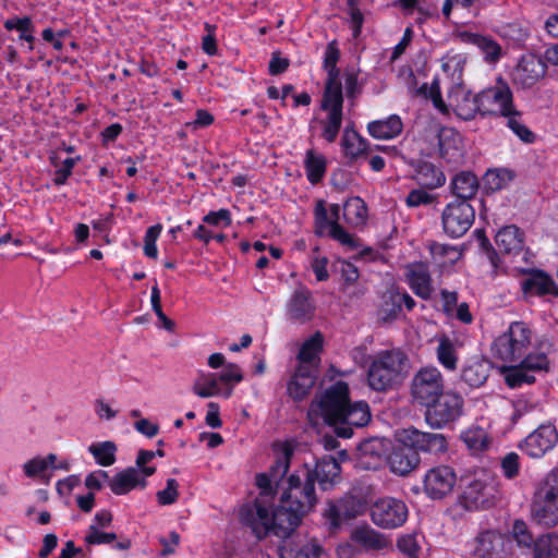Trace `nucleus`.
<instances>
[{
    "mask_svg": "<svg viewBox=\"0 0 558 558\" xmlns=\"http://www.w3.org/2000/svg\"><path fill=\"white\" fill-rule=\"evenodd\" d=\"M243 514L257 538H264L269 533L286 538L299 526L305 515L302 510L282 499L271 513L257 500L253 508L243 510Z\"/></svg>",
    "mask_w": 558,
    "mask_h": 558,
    "instance_id": "obj_1",
    "label": "nucleus"
},
{
    "mask_svg": "<svg viewBox=\"0 0 558 558\" xmlns=\"http://www.w3.org/2000/svg\"><path fill=\"white\" fill-rule=\"evenodd\" d=\"M409 372L407 355L399 350L379 352L369 365L367 381L376 391H385L403 381Z\"/></svg>",
    "mask_w": 558,
    "mask_h": 558,
    "instance_id": "obj_2",
    "label": "nucleus"
},
{
    "mask_svg": "<svg viewBox=\"0 0 558 558\" xmlns=\"http://www.w3.org/2000/svg\"><path fill=\"white\" fill-rule=\"evenodd\" d=\"M349 401L348 385L343 381H337L315 397L308 408V418L314 424H317L322 418L326 424L336 426Z\"/></svg>",
    "mask_w": 558,
    "mask_h": 558,
    "instance_id": "obj_3",
    "label": "nucleus"
},
{
    "mask_svg": "<svg viewBox=\"0 0 558 558\" xmlns=\"http://www.w3.org/2000/svg\"><path fill=\"white\" fill-rule=\"evenodd\" d=\"M531 513L541 525L550 527L558 524V468L553 469L536 489Z\"/></svg>",
    "mask_w": 558,
    "mask_h": 558,
    "instance_id": "obj_4",
    "label": "nucleus"
},
{
    "mask_svg": "<svg viewBox=\"0 0 558 558\" xmlns=\"http://www.w3.org/2000/svg\"><path fill=\"white\" fill-rule=\"evenodd\" d=\"M532 339L531 329L522 322H513L509 328L498 336L493 344L492 352L495 357L514 363L527 352Z\"/></svg>",
    "mask_w": 558,
    "mask_h": 558,
    "instance_id": "obj_5",
    "label": "nucleus"
},
{
    "mask_svg": "<svg viewBox=\"0 0 558 558\" xmlns=\"http://www.w3.org/2000/svg\"><path fill=\"white\" fill-rule=\"evenodd\" d=\"M341 215L340 205L330 204L327 207L324 201H317L314 209L315 233L319 236L328 235L348 248H356L357 240L339 223Z\"/></svg>",
    "mask_w": 558,
    "mask_h": 558,
    "instance_id": "obj_6",
    "label": "nucleus"
},
{
    "mask_svg": "<svg viewBox=\"0 0 558 558\" xmlns=\"http://www.w3.org/2000/svg\"><path fill=\"white\" fill-rule=\"evenodd\" d=\"M425 421L434 428H441L456 421L462 412L463 400L454 392L444 391L435 401L425 405Z\"/></svg>",
    "mask_w": 558,
    "mask_h": 558,
    "instance_id": "obj_7",
    "label": "nucleus"
},
{
    "mask_svg": "<svg viewBox=\"0 0 558 558\" xmlns=\"http://www.w3.org/2000/svg\"><path fill=\"white\" fill-rule=\"evenodd\" d=\"M445 391V380L440 371L435 366L420 368L412 378L411 393L413 399L422 404H430L435 398Z\"/></svg>",
    "mask_w": 558,
    "mask_h": 558,
    "instance_id": "obj_8",
    "label": "nucleus"
},
{
    "mask_svg": "<svg viewBox=\"0 0 558 558\" xmlns=\"http://www.w3.org/2000/svg\"><path fill=\"white\" fill-rule=\"evenodd\" d=\"M475 219V209L466 201H452L441 213V225L446 234L460 238L472 227Z\"/></svg>",
    "mask_w": 558,
    "mask_h": 558,
    "instance_id": "obj_9",
    "label": "nucleus"
},
{
    "mask_svg": "<svg viewBox=\"0 0 558 558\" xmlns=\"http://www.w3.org/2000/svg\"><path fill=\"white\" fill-rule=\"evenodd\" d=\"M497 486L493 478L478 477L472 480L463 489L460 497L461 506L469 510H482L490 508L497 500Z\"/></svg>",
    "mask_w": 558,
    "mask_h": 558,
    "instance_id": "obj_10",
    "label": "nucleus"
},
{
    "mask_svg": "<svg viewBox=\"0 0 558 558\" xmlns=\"http://www.w3.org/2000/svg\"><path fill=\"white\" fill-rule=\"evenodd\" d=\"M371 519L375 525L391 530L404 524L408 519V507L401 499L384 497L371 506Z\"/></svg>",
    "mask_w": 558,
    "mask_h": 558,
    "instance_id": "obj_11",
    "label": "nucleus"
},
{
    "mask_svg": "<svg viewBox=\"0 0 558 558\" xmlns=\"http://www.w3.org/2000/svg\"><path fill=\"white\" fill-rule=\"evenodd\" d=\"M482 114L509 116L514 109L512 90L509 85L498 80L494 86H490L478 94Z\"/></svg>",
    "mask_w": 558,
    "mask_h": 558,
    "instance_id": "obj_12",
    "label": "nucleus"
},
{
    "mask_svg": "<svg viewBox=\"0 0 558 558\" xmlns=\"http://www.w3.org/2000/svg\"><path fill=\"white\" fill-rule=\"evenodd\" d=\"M399 441L410 445L417 453L418 451L440 456L448 450V440L444 434L422 432L415 427H408L400 432Z\"/></svg>",
    "mask_w": 558,
    "mask_h": 558,
    "instance_id": "obj_13",
    "label": "nucleus"
},
{
    "mask_svg": "<svg viewBox=\"0 0 558 558\" xmlns=\"http://www.w3.org/2000/svg\"><path fill=\"white\" fill-rule=\"evenodd\" d=\"M365 509L366 502L363 497L348 494L337 501L328 502L324 518L329 529L336 530L343 521L361 515Z\"/></svg>",
    "mask_w": 558,
    "mask_h": 558,
    "instance_id": "obj_14",
    "label": "nucleus"
},
{
    "mask_svg": "<svg viewBox=\"0 0 558 558\" xmlns=\"http://www.w3.org/2000/svg\"><path fill=\"white\" fill-rule=\"evenodd\" d=\"M281 499L306 514L317 504L315 484L306 475L302 481L299 475L291 474L288 478L287 493L282 495Z\"/></svg>",
    "mask_w": 558,
    "mask_h": 558,
    "instance_id": "obj_15",
    "label": "nucleus"
},
{
    "mask_svg": "<svg viewBox=\"0 0 558 558\" xmlns=\"http://www.w3.org/2000/svg\"><path fill=\"white\" fill-rule=\"evenodd\" d=\"M457 483L456 471L449 465H437L429 469L423 478V488L430 499H442L448 496Z\"/></svg>",
    "mask_w": 558,
    "mask_h": 558,
    "instance_id": "obj_16",
    "label": "nucleus"
},
{
    "mask_svg": "<svg viewBox=\"0 0 558 558\" xmlns=\"http://www.w3.org/2000/svg\"><path fill=\"white\" fill-rule=\"evenodd\" d=\"M292 453L293 449L290 445H282L269 472L260 473L256 476V485L260 489L262 495L270 496L274 494L275 487L279 486L289 470Z\"/></svg>",
    "mask_w": 558,
    "mask_h": 558,
    "instance_id": "obj_17",
    "label": "nucleus"
},
{
    "mask_svg": "<svg viewBox=\"0 0 558 558\" xmlns=\"http://www.w3.org/2000/svg\"><path fill=\"white\" fill-rule=\"evenodd\" d=\"M369 420V407L365 401H349L338 425L335 426V433L338 437L350 438L353 434L352 427L365 426Z\"/></svg>",
    "mask_w": 558,
    "mask_h": 558,
    "instance_id": "obj_18",
    "label": "nucleus"
},
{
    "mask_svg": "<svg viewBox=\"0 0 558 558\" xmlns=\"http://www.w3.org/2000/svg\"><path fill=\"white\" fill-rule=\"evenodd\" d=\"M558 441V434L555 426L550 424L541 425L532 432L521 445V449L531 458H542L551 450Z\"/></svg>",
    "mask_w": 558,
    "mask_h": 558,
    "instance_id": "obj_19",
    "label": "nucleus"
},
{
    "mask_svg": "<svg viewBox=\"0 0 558 558\" xmlns=\"http://www.w3.org/2000/svg\"><path fill=\"white\" fill-rule=\"evenodd\" d=\"M546 73V64L542 58L529 53L524 54L512 71L514 84L529 88L536 84Z\"/></svg>",
    "mask_w": 558,
    "mask_h": 558,
    "instance_id": "obj_20",
    "label": "nucleus"
},
{
    "mask_svg": "<svg viewBox=\"0 0 558 558\" xmlns=\"http://www.w3.org/2000/svg\"><path fill=\"white\" fill-rule=\"evenodd\" d=\"M439 155L448 163L460 165L465 155L462 135L452 128H442L438 133Z\"/></svg>",
    "mask_w": 558,
    "mask_h": 558,
    "instance_id": "obj_21",
    "label": "nucleus"
},
{
    "mask_svg": "<svg viewBox=\"0 0 558 558\" xmlns=\"http://www.w3.org/2000/svg\"><path fill=\"white\" fill-rule=\"evenodd\" d=\"M504 544V536L498 531H482L471 544L472 554L476 558H502Z\"/></svg>",
    "mask_w": 558,
    "mask_h": 558,
    "instance_id": "obj_22",
    "label": "nucleus"
},
{
    "mask_svg": "<svg viewBox=\"0 0 558 558\" xmlns=\"http://www.w3.org/2000/svg\"><path fill=\"white\" fill-rule=\"evenodd\" d=\"M320 108L327 112L326 118L320 121L323 126L322 136L328 143H333L342 125L343 100H339V98L322 99Z\"/></svg>",
    "mask_w": 558,
    "mask_h": 558,
    "instance_id": "obj_23",
    "label": "nucleus"
},
{
    "mask_svg": "<svg viewBox=\"0 0 558 558\" xmlns=\"http://www.w3.org/2000/svg\"><path fill=\"white\" fill-rule=\"evenodd\" d=\"M305 475L327 490L340 481V464L335 458L326 456L316 462L313 470H306Z\"/></svg>",
    "mask_w": 558,
    "mask_h": 558,
    "instance_id": "obj_24",
    "label": "nucleus"
},
{
    "mask_svg": "<svg viewBox=\"0 0 558 558\" xmlns=\"http://www.w3.org/2000/svg\"><path fill=\"white\" fill-rule=\"evenodd\" d=\"M420 456L410 445L396 446L388 457L390 471L397 475L404 476L415 470L420 464Z\"/></svg>",
    "mask_w": 558,
    "mask_h": 558,
    "instance_id": "obj_25",
    "label": "nucleus"
},
{
    "mask_svg": "<svg viewBox=\"0 0 558 558\" xmlns=\"http://www.w3.org/2000/svg\"><path fill=\"white\" fill-rule=\"evenodd\" d=\"M315 306L311 291L304 287L298 288L287 304V314L291 320L305 323L314 315Z\"/></svg>",
    "mask_w": 558,
    "mask_h": 558,
    "instance_id": "obj_26",
    "label": "nucleus"
},
{
    "mask_svg": "<svg viewBox=\"0 0 558 558\" xmlns=\"http://www.w3.org/2000/svg\"><path fill=\"white\" fill-rule=\"evenodd\" d=\"M405 277L414 293L422 299H428L432 294V279L428 266L425 263L416 262L405 266Z\"/></svg>",
    "mask_w": 558,
    "mask_h": 558,
    "instance_id": "obj_27",
    "label": "nucleus"
},
{
    "mask_svg": "<svg viewBox=\"0 0 558 558\" xmlns=\"http://www.w3.org/2000/svg\"><path fill=\"white\" fill-rule=\"evenodd\" d=\"M317 374L296 366L287 385L288 395L295 401L305 399L316 383Z\"/></svg>",
    "mask_w": 558,
    "mask_h": 558,
    "instance_id": "obj_28",
    "label": "nucleus"
},
{
    "mask_svg": "<svg viewBox=\"0 0 558 558\" xmlns=\"http://www.w3.org/2000/svg\"><path fill=\"white\" fill-rule=\"evenodd\" d=\"M323 341L324 339L320 332H316L304 341L296 356L298 366L318 373L320 364L319 353L323 350Z\"/></svg>",
    "mask_w": 558,
    "mask_h": 558,
    "instance_id": "obj_29",
    "label": "nucleus"
},
{
    "mask_svg": "<svg viewBox=\"0 0 558 558\" xmlns=\"http://www.w3.org/2000/svg\"><path fill=\"white\" fill-rule=\"evenodd\" d=\"M521 287L525 294L538 296L551 294L558 296V284L549 275L542 270H534L530 277L522 280Z\"/></svg>",
    "mask_w": 558,
    "mask_h": 558,
    "instance_id": "obj_30",
    "label": "nucleus"
},
{
    "mask_svg": "<svg viewBox=\"0 0 558 558\" xmlns=\"http://www.w3.org/2000/svg\"><path fill=\"white\" fill-rule=\"evenodd\" d=\"M413 179L423 187L437 189L445 184V173L434 163L426 160H418L413 163Z\"/></svg>",
    "mask_w": 558,
    "mask_h": 558,
    "instance_id": "obj_31",
    "label": "nucleus"
},
{
    "mask_svg": "<svg viewBox=\"0 0 558 558\" xmlns=\"http://www.w3.org/2000/svg\"><path fill=\"white\" fill-rule=\"evenodd\" d=\"M480 189V182L475 174L470 171L457 173L450 181V191L457 197L456 201L470 203Z\"/></svg>",
    "mask_w": 558,
    "mask_h": 558,
    "instance_id": "obj_32",
    "label": "nucleus"
},
{
    "mask_svg": "<svg viewBox=\"0 0 558 558\" xmlns=\"http://www.w3.org/2000/svg\"><path fill=\"white\" fill-rule=\"evenodd\" d=\"M110 489L116 495H125L133 488L146 485L145 477L137 468H128L109 480Z\"/></svg>",
    "mask_w": 558,
    "mask_h": 558,
    "instance_id": "obj_33",
    "label": "nucleus"
},
{
    "mask_svg": "<svg viewBox=\"0 0 558 558\" xmlns=\"http://www.w3.org/2000/svg\"><path fill=\"white\" fill-rule=\"evenodd\" d=\"M351 538L367 550L384 549L389 545L387 538L368 525L357 526L353 530Z\"/></svg>",
    "mask_w": 558,
    "mask_h": 558,
    "instance_id": "obj_34",
    "label": "nucleus"
},
{
    "mask_svg": "<svg viewBox=\"0 0 558 558\" xmlns=\"http://www.w3.org/2000/svg\"><path fill=\"white\" fill-rule=\"evenodd\" d=\"M496 245L507 254H518L523 250V233L515 226H507L496 234Z\"/></svg>",
    "mask_w": 558,
    "mask_h": 558,
    "instance_id": "obj_35",
    "label": "nucleus"
},
{
    "mask_svg": "<svg viewBox=\"0 0 558 558\" xmlns=\"http://www.w3.org/2000/svg\"><path fill=\"white\" fill-rule=\"evenodd\" d=\"M56 461L57 456L54 453H49L47 457L36 456L27 460L22 465V469L27 478L49 481L50 475L48 471L50 466H54Z\"/></svg>",
    "mask_w": 558,
    "mask_h": 558,
    "instance_id": "obj_36",
    "label": "nucleus"
},
{
    "mask_svg": "<svg viewBox=\"0 0 558 558\" xmlns=\"http://www.w3.org/2000/svg\"><path fill=\"white\" fill-rule=\"evenodd\" d=\"M403 129L401 119L392 114L385 120L373 121L368 123V133L378 140H390L398 136Z\"/></svg>",
    "mask_w": 558,
    "mask_h": 558,
    "instance_id": "obj_37",
    "label": "nucleus"
},
{
    "mask_svg": "<svg viewBox=\"0 0 558 558\" xmlns=\"http://www.w3.org/2000/svg\"><path fill=\"white\" fill-rule=\"evenodd\" d=\"M465 41L477 47L488 63L497 62L501 57V47L488 36L470 33L465 34Z\"/></svg>",
    "mask_w": 558,
    "mask_h": 558,
    "instance_id": "obj_38",
    "label": "nucleus"
},
{
    "mask_svg": "<svg viewBox=\"0 0 558 558\" xmlns=\"http://www.w3.org/2000/svg\"><path fill=\"white\" fill-rule=\"evenodd\" d=\"M433 262L439 268L450 267L456 264L462 253L457 246L439 242H432L428 246Z\"/></svg>",
    "mask_w": 558,
    "mask_h": 558,
    "instance_id": "obj_39",
    "label": "nucleus"
},
{
    "mask_svg": "<svg viewBox=\"0 0 558 558\" xmlns=\"http://www.w3.org/2000/svg\"><path fill=\"white\" fill-rule=\"evenodd\" d=\"M359 452L364 465L367 468H376L381 457L386 453V447L383 440L372 438L360 445Z\"/></svg>",
    "mask_w": 558,
    "mask_h": 558,
    "instance_id": "obj_40",
    "label": "nucleus"
},
{
    "mask_svg": "<svg viewBox=\"0 0 558 558\" xmlns=\"http://www.w3.org/2000/svg\"><path fill=\"white\" fill-rule=\"evenodd\" d=\"M461 438L473 454L481 453L487 450L490 446V437L488 433L480 426H472L468 428L462 433Z\"/></svg>",
    "mask_w": 558,
    "mask_h": 558,
    "instance_id": "obj_41",
    "label": "nucleus"
},
{
    "mask_svg": "<svg viewBox=\"0 0 558 558\" xmlns=\"http://www.w3.org/2000/svg\"><path fill=\"white\" fill-rule=\"evenodd\" d=\"M342 216L347 223L351 226H361L367 218V207L361 197L349 198L342 208Z\"/></svg>",
    "mask_w": 558,
    "mask_h": 558,
    "instance_id": "obj_42",
    "label": "nucleus"
},
{
    "mask_svg": "<svg viewBox=\"0 0 558 558\" xmlns=\"http://www.w3.org/2000/svg\"><path fill=\"white\" fill-rule=\"evenodd\" d=\"M342 148L348 158L356 159L366 153L367 142L354 130L347 126L342 135Z\"/></svg>",
    "mask_w": 558,
    "mask_h": 558,
    "instance_id": "obj_43",
    "label": "nucleus"
},
{
    "mask_svg": "<svg viewBox=\"0 0 558 558\" xmlns=\"http://www.w3.org/2000/svg\"><path fill=\"white\" fill-rule=\"evenodd\" d=\"M304 166L311 183L316 184L322 181L326 172V158L322 154L308 149L305 155Z\"/></svg>",
    "mask_w": 558,
    "mask_h": 558,
    "instance_id": "obj_44",
    "label": "nucleus"
},
{
    "mask_svg": "<svg viewBox=\"0 0 558 558\" xmlns=\"http://www.w3.org/2000/svg\"><path fill=\"white\" fill-rule=\"evenodd\" d=\"M461 378L472 388L481 387L488 378V366L482 361L471 362L463 367Z\"/></svg>",
    "mask_w": 558,
    "mask_h": 558,
    "instance_id": "obj_45",
    "label": "nucleus"
},
{
    "mask_svg": "<svg viewBox=\"0 0 558 558\" xmlns=\"http://www.w3.org/2000/svg\"><path fill=\"white\" fill-rule=\"evenodd\" d=\"M280 558H320L322 547L316 541L308 542L301 547H293L286 543L279 548Z\"/></svg>",
    "mask_w": 558,
    "mask_h": 558,
    "instance_id": "obj_46",
    "label": "nucleus"
},
{
    "mask_svg": "<svg viewBox=\"0 0 558 558\" xmlns=\"http://www.w3.org/2000/svg\"><path fill=\"white\" fill-rule=\"evenodd\" d=\"M531 554L534 558H556L558 556V535L547 533L537 537Z\"/></svg>",
    "mask_w": 558,
    "mask_h": 558,
    "instance_id": "obj_47",
    "label": "nucleus"
},
{
    "mask_svg": "<svg viewBox=\"0 0 558 558\" xmlns=\"http://www.w3.org/2000/svg\"><path fill=\"white\" fill-rule=\"evenodd\" d=\"M501 373L510 388H519L523 384L530 385L535 381V376L525 371L521 364L504 366Z\"/></svg>",
    "mask_w": 558,
    "mask_h": 558,
    "instance_id": "obj_48",
    "label": "nucleus"
},
{
    "mask_svg": "<svg viewBox=\"0 0 558 558\" xmlns=\"http://www.w3.org/2000/svg\"><path fill=\"white\" fill-rule=\"evenodd\" d=\"M512 539L523 553L531 554L535 539L523 520H515L510 531Z\"/></svg>",
    "mask_w": 558,
    "mask_h": 558,
    "instance_id": "obj_49",
    "label": "nucleus"
},
{
    "mask_svg": "<svg viewBox=\"0 0 558 558\" xmlns=\"http://www.w3.org/2000/svg\"><path fill=\"white\" fill-rule=\"evenodd\" d=\"M437 359L439 363L447 369L453 371L457 368V348L452 340L447 337H441L437 347Z\"/></svg>",
    "mask_w": 558,
    "mask_h": 558,
    "instance_id": "obj_50",
    "label": "nucleus"
},
{
    "mask_svg": "<svg viewBox=\"0 0 558 558\" xmlns=\"http://www.w3.org/2000/svg\"><path fill=\"white\" fill-rule=\"evenodd\" d=\"M88 450L99 465L110 466L116 461L117 447L112 441L92 444Z\"/></svg>",
    "mask_w": 558,
    "mask_h": 558,
    "instance_id": "obj_51",
    "label": "nucleus"
},
{
    "mask_svg": "<svg viewBox=\"0 0 558 558\" xmlns=\"http://www.w3.org/2000/svg\"><path fill=\"white\" fill-rule=\"evenodd\" d=\"M219 378L216 374L203 375L198 378L194 386L193 392L199 398H210L221 393Z\"/></svg>",
    "mask_w": 558,
    "mask_h": 558,
    "instance_id": "obj_52",
    "label": "nucleus"
},
{
    "mask_svg": "<svg viewBox=\"0 0 558 558\" xmlns=\"http://www.w3.org/2000/svg\"><path fill=\"white\" fill-rule=\"evenodd\" d=\"M4 28L7 31H17L20 33V39L25 40L29 44V49H33V43L35 40L33 36L34 26L31 17H12L4 22Z\"/></svg>",
    "mask_w": 558,
    "mask_h": 558,
    "instance_id": "obj_53",
    "label": "nucleus"
},
{
    "mask_svg": "<svg viewBox=\"0 0 558 558\" xmlns=\"http://www.w3.org/2000/svg\"><path fill=\"white\" fill-rule=\"evenodd\" d=\"M507 119V126L524 143L531 144L535 140L534 133L522 121V114L515 108Z\"/></svg>",
    "mask_w": 558,
    "mask_h": 558,
    "instance_id": "obj_54",
    "label": "nucleus"
},
{
    "mask_svg": "<svg viewBox=\"0 0 558 558\" xmlns=\"http://www.w3.org/2000/svg\"><path fill=\"white\" fill-rule=\"evenodd\" d=\"M327 72V80L325 84V90L323 95V99H333L339 98V100H343L342 94V84L340 81V70L338 66L333 68H324Z\"/></svg>",
    "mask_w": 558,
    "mask_h": 558,
    "instance_id": "obj_55",
    "label": "nucleus"
},
{
    "mask_svg": "<svg viewBox=\"0 0 558 558\" xmlns=\"http://www.w3.org/2000/svg\"><path fill=\"white\" fill-rule=\"evenodd\" d=\"M456 107L458 116L464 120L473 119L475 114L478 112L482 114V107L480 106L478 94L475 96H471L470 94L464 95L461 101H459Z\"/></svg>",
    "mask_w": 558,
    "mask_h": 558,
    "instance_id": "obj_56",
    "label": "nucleus"
},
{
    "mask_svg": "<svg viewBox=\"0 0 558 558\" xmlns=\"http://www.w3.org/2000/svg\"><path fill=\"white\" fill-rule=\"evenodd\" d=\"M519 361V364H521L522 367L525 368V371L533 375L535 372L547 369L549 365L548 357L543 352H530L527 354L525 353V355Z\"/></svg>",
    "mask_w": 558,
    "mask_h": 558,
    "instance_id": "obj_57",
    "label": "nucleus"
},
{
    "mask_svg": "<svg viewBox=\"0 0 558 558\" xmlns=\"http://www.w3.org/2000/svg\"><path fill=\"white\" fill-rule=\"evenodd\" d=\"M437 196L424 189L412 190L404 198V203L409 208H417L420 206L432 205Z\"/></svg>",
    "mask_w": 558,
    "mask_h": 558,
    "instance_id": "obj_58",
    "label": "nucleus"
},
{
    "mask_svg": "<svg viewBox=\"0 0 558 558\" xmlns=\"http://www.w3.org/2000/svg\"><path fill=\"white\" fill-rule=\"evenodd\" d=\"M512 179V173L507 169L488 170L485 174V182L488 189L501 190Z\"/></svg>",
    "mask_w": 558,
    "mask_h": 558,
    "instance_id": "obj_59",
    "label": "nucleus"
},
{
    "mask_svg": "<svg viewBox=\"0 0 558 558\" xmlns=\"http://www.w3.org/2000/svg\"><path fill=\"white\" fill-rule=\"evenodd\" d=\"M162 231V226L157 223L155 226L149 227L146 230L144 236V254L149 258H157L158 250L156 246V242Z\"/></svg>",
    "mask_w": 558,
    "mask_h": 558,
    "instance_id": "obj_60",
    "label": "nucleus"
},
{
    "mask_svg": "<svg viewBox=\"0 0 558 558\" xmlns=\"http://www.w3.org/2000/svg\"><path fill=\"white\" fill-rule=\"evenodd\" d=\"M117 535L114 533H106L98 530V525L90 524L85 535V543L87 546L110 544L116 541Z\"/></svg>",
    "mask_w": 558,
    "mask_h": 558,
    "instance_id": "obj_61",
    "label": "nucleus"
},
{
    "mask_svg": "<svg viewBox=\"0 0 558 558\" xmlns=\"http://www.w3.org/2000/svg\"><path fill=\"white\" fill-rule=\"evenodd\" d=\"M178 487H179V484L177 482V480L174 478H169L167 480V486L165 489L162 490H159L157 493V500L160 505H172L177 501L178 499Z\"/></svg>",
    "mask_w": 558,
    "mask_h": 558,
    "instance_id": "obj_62",
    "label": "nucleus"
},
{
    "mask_svg": "<svg viewBox=\"0 0 558 558\" xmlns=\"http://www.w3.org/2000/svg\"><path fill=\"white\" fill-rule=\"evenodd\" d=\"M418 93L421 95H423L424 97L430 98L433 100L434 106L438 110H440L442 112L446 110V106H445V102L441 99V95H440V90H439V85H438L437 81H434L430 86H428L427 84H423L420 87Z\"/></svg>",
    "mask_w": 558,
    "mask_h": 558,
    "instance_id": "obj_63",
    "label": "nucleus"
},
{
    "mask_svg": "<svg viewBox=\"0 0 558 558\" xmlns=\"http://www.w3.org/2000/svg\"><path fill=\"white\" fill-rule=\"evenodd\" d=\"M501 470L507 478H513L519 474V456L515 452L507 453L501 460Z\"/></svg>",
    "mask_w": 558,
    "mask_h": 558,
    "instance_id": "obj_64",
    "label": "nucleus"
}]
</instances>
